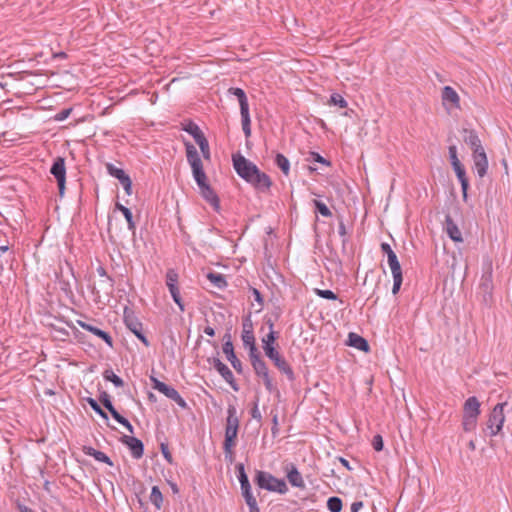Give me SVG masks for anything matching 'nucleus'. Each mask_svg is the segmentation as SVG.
<instances>
[{"label":"nucleus","instance_id":"obj_47","mask_svg":"<svg viewBox=\"0 0 512 512\" xmlns=\"http://www.w3.org/2000/svg\"><path fill=\"white\" fill-rule=\"evenodd\" d=\"M315 294L328 300H337V295L331 290L315 289Z\"/></svg>","mask_w":512,"mask_h":512},{"label":"nucleus","instance_id":"obj_11","mask_svg":"<svg viewBox=\"0 0 512 512\" xmlns=\"http://www.w3.org/2000/svg\"><path fill=\"white\" fill-rule=\"evenodd\" d=\"M214 368L218 371V373L223 377V379L231 385V387L237 391L238 387L235 384L234 375L229 367L224 364L219 358H213L210 360Z\"/></svg>","mask_w":512,"mask_h":512},{"label":"nucleus","instance_id":"obj_50","mask_svg":"<svg viewBox=\"0 0 512 512\" xmlns=\"http://www.w3.org/2000/svg\"><path fill=\"white\" fill-rule=\"evenodd\" d=\"M448 150H449V158H450L451 165L459 163L460 160L457 156V147L455 145H451V146H449Z\"/></svg>","mask_w":512,"mask_h":512},{"label":"nucleus","instance_id":"obj_9","mask_svg":"<svg viewBox=\"0 0 512 512\" xmlns=\"http://www.w3.org/2000/svg\"><path fill=\"white\" fill-rule=\"evenodd\" d=\"M253 369L255 374L263 379L265 388L267 391L274 392L276 390V386L273 383L272 378L270 377L268 367L264 361H256Z\"/></svg>","mask_w":512,"mask_h":512},{"label":"nucleus","instance_id":"obj_10","mask_svg":"<svg viewBox=\"0 0 512 512\" xmlns=\"http://www.w3.org/2000/svg\"><path fill=\"white\" fill-rule=\"evenodd\" d=\"M125 324L127 328L146 346L150 345L147 337L143 333L142 323H140L136 318L125 315Z\"/></svg>","mask_w":512,"mask_h":512},{"label":"nucleus","instance_id":"obj_5","mask_svg":"<svg viewBox=\"0 0 512 512\" xmlns=\"http://www.w3.org/2000/svg\"><path fill=\"white\" fill-rule=\"evenodd\" d=\"M150 381L152 382L153 389L164 394L167 398L173 400L181 408L187 407L186 401L175 388L165 384L154 376H150Z\"/></svg>","mask_w":512,"mask_h":512},{"label":"nucleus","instance_id":"obj_40","mask_svg":"<svg viewBox=\"0 0 512 512\" xmlns=\"http://www.w3.org/2000/svg\"><path fill=\"white\" fill-rule=\"evenodd\" d=\"M168 290H169V292L171 294V297L173 298L174 302L177 304L179 309L183 312L185 310V306H184L183 301L181 299L180 291H179L178 286L168 288Z\"/></svg>","mask_w":512,"mask_h":512},{"label":"nucleus","instance_id":"obj_39","mask_svg":"<svg viewBox=\"0 0 512 512\" xmlns=\"http://www.w3.org/2000/svg\"><path fill=\"white\" fill-rule=\"evenodd\" d=\"M178 273L174 269H168L166 272V285L168 288L178 286Z\"/></svg>","mask_w":512,"mask_h":512},{"label":"nucleus","instance_id":"obj_36","mask_svg":"<svg viewBox=\"0 0 512 512\" xmlns=\"http://www.w3.org/2000/svg\"><path fill=\"white\" fill-rule=\"evenodd\" d=\"M104 379L112 382L116 387H123V380L117 376L112 370H105L103 373Z\"/></svg>","mask_w":512,"mask_h":512},{"label":"nucleus","instance_id":"obj_61","mask_svg":"<svg viewBox=\"0 0 512 512\" xmlns=\"http://www.w3.org/2000/svg\"><path fill=\"white\" fill-rule=\"evenodd\" d=\"M387 261H388L389 265L398 262L396 253L395 252L389 253V255H387Z\"/></svg>","mask_w":512,"mask_h":512},{"label":"nucleus","instance_id":"obj_21","mask_svg":"<svg viewBox=\"0 0 512 512\" xmlns=\"http://www.w3.org/2000/svg\"><path fill=\"white\" fill-rule=\"evenodd\" d=\"M83 452L85 455L93 457L98 462H103L109 466H113V462L104 452L98 451L91 446H84Z\"/></svg>","mask_w":512,"mask_h":512},{"label":"nucleus","instance_id":"obj_13","mask_svg":"<svg viewBox=\"0 0 512 512\" xmlns=\"http://www.w3.org/2000/svg\"><path fill=\"white\" fill-rule=\"evenodd\" d=\"M122 442L128 446L133 458L139 459L143 456L144 446L141 440L133 436H124Z\"/></svg>","mask_w":512,"mask_h":512},{"label":"nucleus","instance_id":"obj_64","mask_svg":"<svg viewBox=\"0 0 512 512\" xmlns=\"http://www.w3.org/2000/svg\"><path fill=\"white\" fill-rule=\"evenodd\" d=\"M204 333L210 337H213L215 335V330L211 326H206L204 328Z\"/></svg>","mask_w":512,"mask_h":512},{"label":"nucleus","instance_id":"obj_55","mask_svg":"<svg viewBox=\"0 0 512 512\" xmlns=\"http://www.w3.org/2000/svg\"><path fill=\"white\" fill-rule=\"evenodd\" d=\"M402 281H403V277L393 278L392 293L394 295H396L399 292V290L401 288Z\"/></svg>","mask_w":512,"mask_h":512},{"label":"nucleus","instance_id":"obj_19","mask_svg":"<svg viewBox=\"0 0 512 512\" xmlns=\"http://www.w3.org/2000/svg\"><path fill=\"white\" fill-rule=\"evenodd\" d=\"M452 167H453V170L456 173V176H457V178H458V180H459V182L461 184L463 196H464V198H466L467 197V190H468V187H469V182H468V178L466 176L465 168H464V166L462 165L461 162L452 165Z\"/></svg>","mask_w":512,"mask_h":512},{"label":"nucleus","instance_id":"obj_3","mask_svg":"<svg viewBox=\"0 0 512 512\" xmlns=\"http://www.w3.org/2000/svg\"><path fill=\"white\" fill-rule=\"evenodd\" d=\"M255 481L260 488L267 491L278 492L280 494H285L288 491L287 484L283 479H278L264 471H257Z\"/></svg>","mask_w":512,"mask_h":512},{"label":"nucleus","instance_id":"obj_1","mask_svg":"<svg viewBox=\"0 0 512 512\" xmlns=\"http://www.w3.org/2000/svg\"><path fill=\"white\" fill-rule=\"evenodd\" d=\"M269 333L263 337L262 343H263V350L266 354V356L272 360L275 364V366L284 374L288 376L290 380L294 378V373L290 365L287 363V361L279 354V352L274 348V342L276 340V333L273 330L274 324L272 321L269 320Z\"/></svg>","mask_w":512,"mask_h":512},{"label":"nucleus","instance_id":"obj_52","mask_svg":"<svg viewBox=\"0 0 512 512\" xmlns=\"http://www.w3.org/2000/svg\"><path fill=\"white\" fill-rule=\"evenodd\" d=\"M251 416H252L253 419L257 420L258 422H261L262 415H261V412H260V410L258 408V401H256L254 403V406H253V408L251 410Z\"/></svg>","mask_w":512,"mask_h":512},{"label":"nucleus","instance_id":"obj_49","mask_svg":"<svg viewBox=\"0 0 512 512\" xmlns=\"http://www.w3.org/2000/svg\"><path fill=\"white\" fill-rule=\"evenodd\" d=\"M372 446L375 451H381L383 449L384 443L381 435L377 434L373 437Z\"/></svg>","mask_w":512,"mask_h":512},{"label":"nucleus","instance_id":"obj_24","mask_svg":"<svg viewBox=\"0 0 512 512\" xmlns=\"http://www.w3.org/2000/svg\"><path fill=\"white\" fill-rule=\"evenodd\" d=\"M228 91L230 94L237 97L239 105H240V112H243V111L246 112L249 110L248 99H247L246 93L244 92L243 89L238 88V87H235V88L232 87Z\"/></svg>","mask_w":512,"mask_h":512},{"label":"nucleus","instance_id":"obj_4","mask_svg":"<svg viewBox=\"0 0 512 512\" xmlns=\"http://www.w3.org/2000/svg\"><path fill=\"white\" fill-rule=\"evenodd\" d=\"M507 405L506 402L498 403L489 415V419L487 421V428L490 431L491 436H496L502 429L505 415H504V407Z\"/></svg>","mask_w":512,"mask_h":512},{"label":"nucleus","instance_id":"obj_12","mask_svg":"<svg viewBox=\"0 0 512 512\" xmlns=\"http://www.w3.org/2000/svg\"><path fill=\"white\" fill-rule=\"evenodd\" d=\"M473 162L477 175L480 178L484 177L488 169V160L484 149L473 152Z\"/></svg>","mask_w":512,"mask_h":512},{"label":"nucleus","instance_id":"obj_6","mask_svg":"<svg viewBox=\"0 0 512 512\" xmlns=\"http://www.w3.org/2000/svg\"><path fill=\"white\" fill-rule=\"evenodd\" d=\"M233 166L237 174L248 183L258 170L255 164L240 154L233 156Z\"/></svg>","mask_w":512,"mask_h":512},{"label":"nucleus","instance_id":"obj_44","mask_svg":"<svg viewBox=\"0 0 512 512\" xmlns=\"http://www.w3.org/2000/svg\"><path fill=\"white\" fill-rule=\"evenodd\" d=\"M330 103L340 108H346L347 101L338 93H333L330 97Z\"/></svg>","mask_w":512,"mask_h":512},{"label":"nucleus","instance_id":"obj_35","mask_svg":"<svg viewBox=\"0 0 512 512\" xmlns=\"http://www.w3.org/2000/svg\"><path fill=\"white\" fill-rule=\"evenodd\" d=\"M241 114V123H242V129L246 136V138L251 136V120H250V114L248 111L240 112Z\"/></svg>","mask_w":512,"mask_h":512},{"label":"nucleus","instance_id":"obj_27","mask_svg":"<svg viewBox=\"0 0 512 512\" xmlns=\"http://www.w3.org/2000/svg\"><path fill=\"white\" fill-rule=\"evenodd\" d=\"M237 434H238L237 428L225 427V439H224L223 445L227 446V449H229L230 447H235Z\"/></svg>","mask_w":512,"mask_h":512},{"label":"nucleus","instance_id":"obj_16","mask_svg":"<svg viewBox=\"0 0 512 512\" xmlns=\"http://www.w3.org/2000/svg\"><path fill=\"white\" fill-rule=\"evenodd\" d=\"M480 415V402L475 396L469 397L463 406V416L477 418Z\"/></svg>","mask_w":512,"mask_h":512},{"label":"nucleus","instance_id":"obj_30","mask_svg":"<svg viewBox=\"0 0 512 512\" xmlns=\"http://www.w3.org/2000/svg\"><path fill=\"white\" fill-rule=\"evenodd\" d=\"M208 280L217 288L223 289L227 286V281L224 275L220 273L210 272L207 274Z\"/></svg>","mask_w":512,"mask_h":512},{"label":"nucleus","instance_id":"obj_32","mask_svg":"<svg viewBox=\"0 0 512 512\" xmlns=\"http://www.w3.org/2000/svg\"><path fill=\"white\" fill-rule=\"evenodd\" d=\"M276 165L281 169L284 175H288L290 172V162L286 156L281 153H277L275 157Z\"/></svg>","mask_w":512,"mask_h":512},{"label":"nucleus","instance_id":"obj_23","mask_svg":"<svg viewBox=\"0 0 512 512\" xmlns=\"http://www.w3.org/2000/svg\"><path fill=\"white\" fill-rule=\"evenodd\" d=\"M464 132L466 134L464 136V141L473 149V152H477L484 149L478 135L474 131L464 130Z\"/></svg>","mask_w":512,"mask_h":512},{"label":"nucleus","instance_id":"obj_25","mask_svg":"<svg viewBox=\"0 0 512 512\" xmlns=\"http://www.w3.org/2000/svg\"><path fill=\"white\" fill-rule=\"evenodd\" d=\"M226 427L227 428H239V419L237 417L236 407L233 405H229L227 409V419H226Z\"/></svg>","mask_w":512,"mask_h":512},{"label":"nucleus","instance_id":"obj_51","mask_svg":"<svg viewBox=\"0 0 512 512\" xmlns=\"http://www.w3.org/2000/svg\"><path fill=\"white\" fill-rule=\"evenodd\" d=\"M389 267L391 269V273H392V277L393 278L403 277L402 276V269H401V265H400L399 261L389 265Z\"/></svg>","mask_w":512,"mask_h":512},{"label":"nucleus","instance_id":"obj_59","mask_svg":"<svg viewBox=\"0 0 512 512\" xmlns=\"http://www.w3.org/2000/svg\"><path fill=\"white\" fill-rule=\"evenodd\" d=\"M338 233L341 237H345L347 234L345 224L342 220L339 222L338 225Z\"/></svg>","mask_w":512,"mask_h":512},{"label":"nucleus","instance_id":"obj_62","mask_svg":"<svg viewBox=\"0 0 512 512\" xmlns=\"http://www.w3.org/2000/svg\"><path fill=\"white\" fill-rule=\"evenodd\" d=\"M381 250L384 254L389 255V253L394 252L391 248V246L388 243H382L381 244Z\"/></svg>","mask_w":512,"mask_h":512},{"label":"nucleus","instance_id":"obj_46","mask_svg":"<svg viewBox=\"0 0 512 512\" xmlns=\"http://www.w3.org/2000/svg\"><path fill=\"white\" fill-rule=\"evenodd\" d=\"M249 358L252 367L254 364H256V361H263V359L260 357V353L256 347V344L249 347Z\"/></svg>","mask_w":512,"mask_h":512},{"label":"nucleus","instance_id":"obj_58","mask_svg":"<svg viewBox=\"0 0 512 512\" xmlns=\"http://www.w3.org/2000/svg\"><path fill=\"white\" fill-rule=\"evenodd\" d=\"M363 507V502L362 501H355L352 503L351 505V512H359Z\"/></svg>","mask_w":512,"mask_h":512},{"label":"nucleus","instance_id":"obj_8","mask_svg":"<svg viewBox=\"0 0 512 512\" xmlns=\"http://www.w3.org/2000/svg\"><path fill=\"white\" fill-rule=\"evenodd\" d=\"M100 401L119 424L123 425L131 434L134 433L133 426L125 417L119 414V412L115 409L108 394L104 393L100 397Z\"/></svg>","mask_w":512,"mask_h":512},{"label":"nucleus","instance_id":"obj_42","mask_svg":"<svg viewBox=\"0 0 512 512\" xmlns=\"http://www.w3.org/2000/svg\"><path fill=\"white\" fill-rule=\"evenodd\" d=\"M313 204L317 211L324 217H330L332 215L330 209L327 207L325 203L319 200H313Z\"/></svg>","mask_w":512,"mask_h":512},{"label":"nucleus","instance_id":"obj_56","mask_svg":"<svg viewBox=\"0 0 512 512\" xmlns=\"http://www.w3.org/2000/svg\"><path fill=\"white\" fill-rule=\"evenodd\" d=\"M121 185L123 186L127 195L132 194V181H131L130 177H128L126 180L122 181Z\"/></svg>","mask_w":512,"mask_h":512},{"label":"nucleus","instance_id":"obj_54","mask_svg":"<svg viewBox=\"0 0 512 512\" xmlns=\"http://www.w3.org/2000/svg\"><path fill=\"white\" fill-rule=\"evenodd\" d=\"M97 273H98V275H99V276H101V277H106V278H107L108 285H109V287L112 289V287H113V280H112V278H111V277H109V276L107 275V272H106L105 268H104V267H102V266H99V267L97 268Z\"/></svg>","mask_w":512,"mask_h":512},{"label":"nucleus","instance_id":"obj_14","mask_svg":"<svg viewBox=\"0 0 512 512\" xmlns=\"http://www.w3.org/2000/svg\"><path fill=\"white\" fill-rule=\"evenodd\" d=\"M223 353L226 355L227 360L231 363L233 368L238 372H242V364L241 361L236 357L234 353V347L230 340V336H228L227 341L223 344Z\"/></svg>","mask_w":512,"mask_h":512},{"label":"nucleus","instance_id":"obj_31","mask_svg":"<svg viewBox=\"0 0 512 512\" xmlns=\"http://www.w3.org/2000/svg\"><path fill=\"white\" fill-rule=\"evenodd\" d=\"M442 98H443L444 101L450 102V103L455 104V105L458 104V102H459L458 94L450 86H445L443 88Z\"/></svg>","mask_w":512,"mask_h":512},{"label":"nucleus","instance_id":"obj_18","mask_svg":"<svg viewBox=\"0 0 512 512\" xmlns=\"http://www.w3.org/2000/svg\"><path fill=\"white\" fill-rule=\"evenodd\" d=\"M78 324L84 330L91 332L92 334L103 339L108 344V346H110V347L113 346V339L106 331L101 330L98 327H95V326L88 324L86 322H83V321H78Z\"/></svg>","mask_w":512,"mask_h":512},{"label":"nucleus","instance_id":"obj_41","mask_svg":"<svg viewBox=\"0 0 512 512\" xmlns=\"http://www.w3.org/2000/svg\"><path fill=\"white\" fill-rule=\"evenodd\" d=\"M196 143L198 144L200 150H201V153L203 155V157L205 159H210V148H209V143L207 141V139L205 138V136H203L201 139H199L198 141H196Z\"/></svg>","mask_w":512,"mask_h":512},{"label":"nucleus","instance_id":"obj_15","mask_svg":"<svg viewBox=\"0 0 512 512\" xmlns=\"http://www.w3.org/2000/svg\"><path fill=\"white\" fill-rule=\"evenodd\" d=\"M249 183L262 192L267 191L272 184L270 177L267 174L260 172L259 169L256 171Z\"/></svg>","mask_w":512,"mask_h":512},{"label":"nucleus","instance_id":"obj_53","mask_svg":"<svg viewBox=\"0 0 512 512\" xmlns=\"http://www.w3.org/2000/svg\"><path fill=\"white\" fill-rule=\"evenodd\" d=\"M233 448L234 447H230L229 449H227V446L223 445L225 460L227 462H229V463H232L234 461V451H233Z\"/></svg>","mask_w":512,"mask_h":512},{"label":"nucleus","instance_id":"obj_28","mask_svg":"<svg viewBox=\"0 0 512 512\" xmlns=\"http://www.w3.org/2000/svg\"><path fill=\"white\" fill-rule=\"evenodd\" d=\"M116 209H118L119 211L122 212L123 216L125 217V219L127 221L128 229L130 231H134L136 228V225L133 220V215H132V212L130 211V209L120 203H116Z\"/></svg>","mask_w":512,"mask_h":512},{"label":"nucleus","instance_id":"obj_45","mask_svg":"<svg viewBox=\"0 0 512 512\" xmlns=\"http://www.w3.org/2000/svg\"><path fill=\"white\" fill-rule=\"evenodd\" d=\"M88 404L90 405V407L99 415L101 416L102 418H104L105 420L108 419V415L106 414V412L100 407V405L97 403V401L93 398H89L88 399Z\"/></svg>","mask_w":512,"mask_h":512},{"label":"nucleus","instance_id":"obj_20","mask_svg":"<svg viewBox=\"0 0 512 512\" xmlns=\"http://www.w3.org/2000/svg\"><path fill=\"white\" fill-rule=\"evenodd\" d=\"M201 196L214 208L215 211L220 210V200L214 190L209 187H205L200 191Z\"/></svg>","mask_w":512,"mask_h":512},{"label":"nucleus","instance_id":"obj_48","mask_svg":"<svg viewBox=\"0 0 512 512\" xmlns=\"http://www.w3.org/2000/svg\"><path fill=\"white\" fill-rule=\"evenodd\" d=\"M236 470L238 473L237 477H238L240 484L249 481L248 476L245 472L244 464H242V463L237 464Z\"/></svg>","mask_w":512,"mask_h":512},{"label":"nucleus","instance_id":"obj_17","mask_svg":"<svg viewBox=\"0 0 512 512\" xmlns=\"http://www.w3.org/2000/svg\"><path fill=\"white\" fill-rule=\"evenodd\" d=\"M445 231L454 242L463 241L462 233L450 215L445 217Z\"/></svg>","mask_w":512,"mask_h":512},{"label":"nucleus","instance_id":"obj_63","mask_svg":"<svg viewBox=\"0 0 512 512\" xmlns=\"http://www.w3.org/2000/svg\"><path fill=\"white\" fill-rule=\"evenodd\" d=\"M17 508H18L19 512H34L31 508H29L28 506H26L24 504H18Z\"/></svg>","mask_w":512,"mask_h":512},{"label":"nucleus","instance_id":"obj_37","mask_svg":"<svg viewBox=\"0 0 512 512\" xmlns=\"http://www.w3.org/2000/svg\"><path fill=\"white\" fill-rule=\"evenodd\" d=\"M107 169H108V172L111 176L117 178L119 180L120 183H122V181L126 180L129 176L125 173V171L123 169H120V168H116L114 167L113 165L109 164L107 166Z\"/></svg>","mask_w":512,"mask_h":512},{"label":"nucleus","instance_id":"obj_33","mask_svg":"<svg viewBox=\"0 0 512 512\" xmlns=\"http://www.w3.org/2000/svg\"><path fill=\"white\" fill-rule=\"evenodd\" d=\"M183 130L189 133L194 138L195 142L204 136L198 125L193 122L187 123Z\"/></svg>","mask_w":512,"mask_h":512},{"label":"nucleus","instance_id":"obj_29","mask_svg":"<svg viewBox=\"0 0 512 512\" xmlns=\"http://www.w3.org/2000/svg\"><path fill=\"white\" fill-rule=\"evenodd\" d=\"M242 341H243V344L248 347L255 345V337H254V333H253L251 324H249V325L244 324V329L242 332Z\"/></svg>","mask_w":512,"mask_h":512},{"label":"nucleus","instance_id":"obj_7","mask_svg":"<svg viewBox=\"0 0 512 512\" xmlns=\"http://www.w3.org/2000/svg\"><path fill=\"white\" fill-rule=\"evenodd\" d=\"M50 173L55 177L58 184L59 194L62 196L65 191V182H66V167H65V159L63 157H57L51 168Z\"/></svg>","mask_w":512,"mask_h":512},{"label":"nucleus","instance_id":"obj_57","mask_svg":"<svg viewBox=\"0 0 512 512\" xmlns=\"http://www.w3.org/2000/svg\"><path fill=\"white\" fill-rule=\"evenodd\" d=\"M311 157L318 163L329 165V162L318 153L312 152Z\"/></svg>","mask_w":512,"mask_h":512},{"label":"nucleus","instance_id":"obj_34","mask_svg":"<svg viewBox=\"0 0 512 512\" xmlns=\"http://www.w3.org/2000/svg\"><path fill=\"white\" fill-rule=\"evenodd\" d=\"M150 501L157 508L160 509L163 503V495L158 486H153L150 493Z\"/></svg>","mask_w":512,"mask_h":512},{"label":"nucleus","instance_id":"obj_26","mask_svg":"<svg viewBox=\"0 0 512 512\" xmlns=\"http://www.w3.org/2000/svg\"><path fill=\"white\" fill-rule=\"evenodd\" d=\"M287 478L289 483L294 487L300 488L304 486L303 478L295 467H292V469L288 472Z\"/></svg>","mask_w":512,"mask_h":512},{"label":"nucleus","instance_id":"obj_22","mask_svg":"<svg viewBox=\"0 0 512 512\" xmlns=\"http://www.w3.org/2000/svg\"><path fill=\"white\" fill-rule=\"evenodd\" d=\"M348 343L350 346L360 351L367 352L369 350V344L367 340L356 333H349Z\"/></svg>","mask_w":512,"mask_h":512},{"label":"nucleus","instance_id":"obj_43","mask_svg":"<svg viewBox=\"0 0 512 512\" xmlns=\"http://www.w3.org/2000/svg\"><path fill=\"white\" fill-rule=\"evenodd\" d=\"M477 418H470L467 416H463L462 426L464 431L470 432L476 428Z\"/></svg>","mask_w":512,"mask_h":512},{"label":"nucleus","instance_id":"obj_38","mask_svg":"<svg viewBox=\"0 0 512 512\" xmlns=\"http://www.w3.org/2000/svg\"><path fill=\"white\" fill-rule=\"evenodd\" d=\"M327 507L331 512H340L342 510V500L339 497H330L327 501Z\"/></svg>","mask_w":512,"mask_h":512},{"label":"nucleus","instance_id":"obj_2","mask_svg":"<svg viewBox=\"0 0 512 512\" xmlns=\"http://www.w3.org/2000/svg\"><path fill=\"white\" fill-rule=\"evenodd\" d=\"M186 158L192 169V175L197 183L199 190L205 189V187H209V183L207 182V176L203 169V163L201 157L196 149V147L191 143H186Z\"/></svg>","mask_w":512,"mask_h":512},{"label":"nucleus","instance_id":"obj_60","mask_svg":"<svg viewBox=\"0 0 512 512\" xmlns=\"http://www.w3.org/2000/svg\"><path fill=\"white\" fill-rule=\"evenodd\" d=\"M162 454H163L164 458H165L168 462H171V460H172V456H171V454H170V452H169L168 448H167L164 444H162Z\"/></svg>","mask_w":512,"mask_h":512}]
</instances>
